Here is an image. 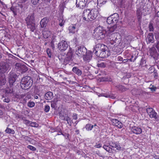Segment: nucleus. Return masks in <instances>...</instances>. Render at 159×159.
I'll return each mask as SVG.
<instances>
[{"mask_svg": "<svg viewBox=\"0 0 159 159\" xmlns=\"http://www.w3.org/2000/svg\"><path fill=\"white\" fill-rule=\"evenodd\" d=\"M111 121L112 122L113 125L118 127L119 128H121L122 127V124L118 120L113 119H111Z\"/></svg>", "mask_w": 159, "mask_h": 159, "instance_id": "obj_19", "label": "nucleus"}, {"mask_svg": "<svg viewBox=\"0 0 159 159\" xmlns=\"http://www.w3.org/2000/svg\"><path fill=\"white\" fill-rule=\"evenodd\" d=\"M49 21V19L48 17H45L43 18L40 22V25L41 28H45L47 25V24Z\"/></svg>", "mask_w": 159, "mask_h": 159, "instance_id": "obj_20", "label": "nucleus"}, {"mask_svg": "<svg viewBox=\"0 0 159 159\" xmlns=\"http://www.w3.org/2000/svg\"><path fill=\"white\" fill-rule=\"evenodd\" d=\"M30 125L33 127H37L39 126V125L37 123L35 122H31Z\"/></svg>", "mask_w": 159, "mask_h": 159, "instance_id": "obj_49", "label": "nucleus"}, {"mask_svg": "<svg viewBox=\"0 0 159 159\" xmlns=\"http://www.w3.org/2000/svg\"><path fill=\"white\" fill-rule=\"evenodd\" d=\"M33 83V80L29 76L23 77L20 81V86L22 89L27 90L32 86Z\"/></svg>", "mask_w": 159, "mask_h": 159, "instance_id": "obj_4", "label": "nucleus"}, {"mask_svg": "<svg viewBox=\"0 0 159 159\" xmlns=\"http://www.w3.org/2000/svg\"><path fill=\"white\" fill-rule=\"evenodd\" d=\"M59 132L61 134H57V135H60V134H62L63 136H65V137L66 136V135H67V138H69V134H67L66 133H65L64 134H63L62 132L61 129H60V131H59Z\"/></svg>", "mask_w": 159, "mask_h": 159, "instance_id": "obj_48", "label": "nucleus"}, {"mask_svg": "<svg viewBox=\"0 0 159 159\" xmlns=\"http://www.w3.org/2000/svg\"><path fill=\"white\" fill-rule=\"evenodd\" d=\"M27 148L33 151H34L36 150V148L31 145H29L28 146Z\"/></svg>", "mask_w": 159, "mask_h": 159, "instance_id": "obj_53", "label": "nucleus"}, {"mask_svg": "<svg viewBox=\"0 0 159 159\" xmlns=\"http://www.w3.org/2000/svg\"><path fill=\"white\" fill-rule=\"evenodd\" d=\"M149 88L151 89V91L154 92L157 89V88L153 85H152L151 87H149Z\"/></svg>", "mask_w": 159, "mask_h": 159, "instance_id": "obj_58", "label": "nucleus"}, {"mask_svg": "<svg viewBox=\"0 0 159 159\" xmlns=\"http://www.w3.org/2000/svg\"><path fill=\"white\" fill-rule=\"evenodd\" d=\"M63 15H60L59 17V21L60 23L59 24V25L61 26H63L65 23V21L63 19Z\"/></svg>", "mask_w": 159, "mask_h": 159, "instance_id": "obj_34", "label": "nucleus"}, {"mask_svg": "<svg viewBox=\"0 0 159 159\" xmlns=\"http://www.w3.org/2000/svg\"><path fill=\"white\" fill-rule=\"evenodd\" d=\"M68 48V44L67 42L62 40L59 42L58 45V48L61 52L65 51Z\"/></svg>", "mask_w": 159, "mask_h": 159, "instance_id": "obj_10", "label": "nucleus"}, {"mask_svg": "<svg viewBox=\"0 0 159 159\" xmlns=\"http://www.w3.org/2000/svg\"><path fill=\"white\" fill-rule=\"evenodd\" d=\"M57 101H53L51 102V107L52 108H56Z\"/></svg>", "mask_w": 159, "mask_h": 159, "instance_id": "obj_43", "label": "nucleus"}, {"mask_svg": "<svg viewBox=\"0 0 159 159\" xmlns=\"http://www.w3.org/2000/svg\"><path fill=\"white\" fill-rule=\"evenodd\" d=\"M157 113L154 110L149 115L150 118H154L155 119H156L157 118Z\"/></svg>", "mask_w": 159, "mask_h": 159, "instance_id": "obj_37", "label": "nucleus"}, {"mask_svg": "<svg viewBox=\"0 0 159 159\" xmlns=\"http://www.w3.org/2000/svg\"><path fill=\"white\" fill-rule=\"evenodd\" d=\"M93 52L96 56L102 58H106L110 55L108 47L102 43L95 45L93 47Z\"/></svg>", "mask_w": 159, "mask_h": 159, "instance_id": "obj_1", "label": "nucleus"}, {"mask_svg": "<svg viewBox=\"0 0 159 159\" xmlns=\"http://www.w3.org/2000/svg\"><path fill=\"white\" fill-rule=\"evenodd\" d=\"M16 66H18L19 69L21 70L22 73H25L28 70L27 67L24 65H22L19 63H16Z\"/></svg>", "mask_w": 159, "mask_h": 159, "instance_id": "obj_21", "label": "nucleus"}, {"mask_svg": "<svg viewBox=\"0 0 159 159\" xmlns=\"http://www.w3.org/2000/svg\"><path fill=\"white\" fill-rule=\"evenodd\" d=\"M142 8L141 7H139L136 10V16L138 21L139 23V24L140 25L142 20Z\"/></svg>", "mask_w": 159, "mask_h": 159, "instance_id": "obj_14", "label": "nucleus"}, {"mask_svg": "<svg viewBox=\"0 0 159 159\" xmlns=\"http://www.w3.org/2000/svg\"><path fill=\"white\" fill-rule=\"evenodd\" d=\"M146 41L147 44L154 43V35L153 33H150L148 34L146 37Z\"/></svg>", "mask_w": 159, "mask_h": 159, "instance_id": "obj_16", "label": "nucleus"}, {"mask_svg": "<svg viewBox=\"0 0 159 159\" xmlns=\"http://www.w3.org/2000/svg\"><path fill=\"white\" fill-rule=\"evenodd\" d=\"M34 11L29 15L26 18L25 21L26 23L35 22L34 17Z\"/></svg>", "mask_w": 159, "mask_h": 159, "instance_id": "obj_13", "label": "nucleus"}, {"mask_svg": "<svg viewBox=\"0 0 159 159\" xmlns=\"http://www.w3.org/2000/svg\"><path fill=\"white\" fill-rule=\"evenodd\" d=\"M109 146L111 147L112 148H116V149L118 150H123L124 148H121L120 145L118 143H115L113 142H111L109 143Z\"/></svg>", "mask_w": 159, "mask_h": 159, "instance_id": "obj_18", "label": "nucleus"}, {"mask_svg": "<svg viewBox=\"0 0 159 159\" xmlns=\"http://www.w3.org/2000/svg\"><path fill=\"white\" fill-rule=\"evenodd\" d=\"M50 45L52 48L54 49V48H55V46L53 41H52L50 43Z\"/></svg>", "mask_w": 159, "mask_h": 159, "instance_id": "obj_64", "label": "nucleus"}, {"mask_svg": "<svg viewBox=\"0 0 159 159\" xmlns=\"http://www.w3.org/2000/svg\"><path fill=\"white\" fill-rule=\"evenodd\" d=\"M94 33L98 40L102 39L108 36L107 30L103 27L99 26L96 28L94 30Z\"/></svg>", "mask_w": 159, "mask_h": 159, "instance_id": "obj_3", "label": "nucleus"}, {"mask_svg": "<svg viewBox=\"0 0 159 159\" xmlns=\"http://www.w3.org/2000/svg\"><path fill=\"white\" fill-rule=\"evenodd\" d=\"M87 49L83 46H79L76 48V53L79 56H84L87 52Z\"/></svg>", "mask_w": 159, "mask_h": 159, "instance_id": "obj_7", "label": "nucleus"}, {"mask_svg": "<svg viewBox=\"0 0 159 159\" xmlns=\"http://www.w3.org/2000/svg\"><path fill=\"white\" fill-rule=\"evenodd\" d=\"M10 66L6 62L0 63V76L4 77V73L10 69Z\"/></svg>", "mask_w": 159, "mask_h": 159, "instance_id": "obj_6", "label": "nucleus"}, {"mask_svg": "<svg viewBox=\"0 0 159 159\" xmlns=\"http://www.w3.org/2000/svg\"><path fill=\"white\" fill-rule=\"evenodd\" d=\"M44 97L46 100H51L53 98V93L51 92H48L45 93Z\"/></svg>", "mask_w": 159, "mask_h": 159, "instance_id": "obj_26", "label": "nucleus"}, {"mask_svg": "<svg viewBox=\"0 0 159 159\" xmlns=\"http://www.w3.org/2000/svg\"><path fill=\"white\" fill-rule=\"evenodd\" d=\"M31 121H30L27 120H24L23 123L27 125H30Z\"/></svg>", "mask_w": 159, "mask_h": 159, "instance_id": "obj_54", "label": "nucleus"}, {"mask_svg": "<svg viewBox=\"0 0 159 159\" xmlns=\"http://www.w3.org/2000/svg\"><path fill=\"white\" fill-rule=\"evenodd\" d=\"M28 106L30 107H33L35 105V103L34 102L32 101H30L27 104Z\"/></svg>", "mask_w": 159, "mask_h": 159, "instance_id": "obj_46", "label": "nucleus"}, {"mask_svg": "<svg viewBox=\"0 0 159 159\" xmlns=\"http://www.w3.org/2000/svg\"><path fill=\"white\" fill-rule=\"evenodd\" d=\"M121 40V39L120 38H117L116 37L114 40L113 39H112V41L110 43L112 45L114 43H115V44L114 45V46H117L120 44Z\"/></svg>", "mask_w": 159, "mask_h": 159, "instance_id": "obj_24", "label": "nucleus"}, {"mask_svg": "<svg viewBox=\"0 0 159 159\" xmlns=\"http://www.w3.org/2000/svg\"><path fill=\"white\" fill-rule=\"evenodd\" d=\"M116 25H114L108 28L107 30V33L108 34V36H109L111 33L114 32L117 28Z\"/></svg>", "mask_w": 159, "mask_h": 159, "instance_id": "obj_23", "label": "nucleus"}, {"mask_svg": "<svg viewBox=\"0 0 159 159\" xmlns=\"http://www.w3.org/2000/svg\"><path fill=\"white\" fill-rule=\"evenodd\" d=\"M13 93V91L12 90L10 85V86L8 87L5 89V94H6V95H7L9 93Z\"/></svg>", "mask_w": 159, "mask_h": 159, "instance_id": "obj_32", "label": "nucleus"}, {"mask_svg": "<svg viewBox=\"0 0 159 159\" xmlns=\"http://www.w3.org/2000/svg\"><path fill=\"white\" fill-rule=\"evenodd\" d=\"M50 110V107L48 105H46L44 107V111L46 112H48Z\"/></svg>", "mask_w": 159, "mask_h": 159, "instance_id": "obj_55", "label": "nucleus"}, {"mask_svg": "<svg viewBox=\"0 0 159 159\" xmlns=\"http://www.w3.org/2000/svg\"><path fill=\"white\" fill-rule=\"evenodd\" d=\"M17 6H12V7L10 8V10L13 13L14 16H16L17 15V11L18 10Z\"/></svg>", "mask_w": 159, "mask_h": 159, "instance_id": "obj_30", "label": "nucleus"}, {"mask_svg": "<svg viewBox=\"0 0 159 159\" xmlns=\"http://www.w3.org/2000/svg\"><path fill=\"white\" fill-rule=\"evenodd\" d=\"M150 56L155 60H157L158 59L159 54L157 51L156 49L154 47H152L149 49Z\"/></svg>", "mask_w": 159, "mask_h": 159, "instance_id": "obj_11", "label": "nucleus"}, {"mask_svg": "<svg viewBox=\"0 0 159 159\" xmlns=\"http://www.w3.org/2000/svg\"><path fill=\"white\" fill-rule=\"evenodd\" d=\"M10 99L8 98H5L3 100L4 102H6L7 103H8L10 102Z\"/></svg>", "mask_w": 159, "mask_h": 159, "instance_id": "obj_60", "label": "nucleus"}, {"mask_svg": "<svg viewBox=\"0 0 159 159\" xmlns=\"http://www.w3.org/2000/svg\"><path fill=\"white\" fill-rule=\"evenodd\" d=\"M94 147L95 148H99L102 147V144L100 143L96 144L95 145Z\"/></svg>", "mask_w": 159, "mask_h": 159, "instance_id": "obj_63", "label": "nucleus"}, {"mask_svg": "<svg viewBox=\"0 0 159 159\" xmlns=\"http://www.w3.org/2000/svg\"><path fill=\"white\" fill-rule=\"evenodd\" d=\"M146 111L147 113L148 114V115H149L154 110L151 107H149L146 109Z\"/></svg>", "mask_w": 159, "mask_h": 159, "instance_id": "obj_47", "label": "nucleus"}, {"mask_svg": "<svg viewBox=\"0 0 159 159\" xmlns=\"http://www.w3.org/2000/svg\"><path fill=\"white\" fill-rule=\"evenodd\" d=\"M132 132L136 134H141L142 132L141 128L139 126H134L131 128Z\"/></svg>", "mask_w": 159, "mask_h": 159, "instance_id": "obj_17", "label": "nucleus"}, {"mask_svg": "<svg viewBox=\"0 0 159 159\" xmlns=\"http://www.w3.org/2000/svg\"><path fill=\"white\" fill-rule=\"evenodd\" d=\"M22 137L26 141H27L29 142L31 141V139L30 137L27 136H25V135H22Z\"/></svg>", "mask_w": 159, "mask_h": 159, "instance_id": "obj_50", "label": "nucleus"}, {"mask_svg": "<svg viewBox=\"0 0 159 159\" xmlns=\"http://www.w3.org/2000/svg\"><path fill=\"white\" fill-rule=\"evenodd\" d=\"M103 148L104 149L109 153H114V151H116L114 149L112 148L109 145H104Z\"/></svg>", "mask_w": 159, "mask_h": 159, "instance_id": "obj_25", "label": "nucleus"}, {"mask_svg": "<svg viewBox=\"0 0 159 159\" xmlns=\"http://www.w3.org/2000/svg\"><path fill=\"white\" fill-rule=\"evenodd\" d=\"M31 3L33 5H35L40 3V0H30ZM22 3L25 2L27 0H20Z\"/></svg>", "mask_w": 159, "mask_h": 159, "instance_id": "obj_29", "label": "nucleus"}, {"mask_svg": "<svg viewBox=\"0 0 159 159\" xmlns=\"http://www.w3.org/2000/svg\"><path fill=\"white\" fill-rule=\"evenodd\" d=\"M27 28L30 29V31L34 32L36 29V24L35 22L27 23Z\"/></svg>", "mask_w": 159, "mask_h": 159, "instance_id": "obj_22", "label": "nucleus"}, {"mask_svg": "<svg viewBox=\"0 0 159 159\" xmlns=\"http://www.w3.org/2000/svg\"><path fill=\"white\" fill-rule=\"evenodd\" d=\"M119 20V15L117 13H115L107 18V22L108 24H113L114 25H116Z\"/></svg>", "mask_w": 159, "mask_h": 159, "instance_id": "obj_5", "label": "nucleus"}, {"mask_svg": "<svg viewBox=\"0 0 159 159\" xmlns=\"http://www.w3.org/2000/svg\"><path fill=\"white\" fill-rule=\"evenodd\" d=\"M5 75H4V77L1 76H0V81L1 82V84H2V85H3L6 83V80L5 79Z\"/></svg>", "mask_w": 159, "mask_h": 159, "instance_id": "obj_40", "label": "nucleus"}, {"mask_svg": "<svg viewBox=\"0 0 159 159\" xmlns=\"http://www.w3.org/2000/svg\"><path fill=\"white\" fill-rule=\"evenodd\" d=\"M47 52L48 54V57H50L51 58L52 57V53L51 52V50L49 48H48L47 49Z\"/></svg>", "mask_w": 159, "mask_h": 159, "instance_id": "obj_51", "label": "nucleus"}, {"mask_svg": "<svg viewBox=\"0 0 159 159\" xmlns=\"http://www.w3.org/2000/svg\"><path fill=\"white\" fill-rule=\"evenodd\" d=\"M102 96L105 97L106 98H110L113 99L115 98L114 96H113V95H109L107 93H103L102 94Z\"/></svg>", "mask_w": 159, "mask_h": 159, "instance_id": "obj_42", "label": "nucleus"}, {"mask_svg": "<svg viewBox=\"0 0 159 159\" xmlns=\"http://www.w3.org/2000/svg\"><path fill=\"white\" fill-rule=\"evenodd\" d=\"M18 76L16 73L11 71L8 75V79L9 84L15 83Z\"/></svg>", "mask_w": 159, "mask_h": 159, "instance_id": "obj_8", "label": "nucleus"}, {"mask_svg": "<svg viewBox=\"0 0 159 159\" xmlns=\"http://www.w3.org/2000/svg\"><path fill=\"white\" fill-rule=\"evenodd\" d=\"M60 11L59 12V16L60 15H63V13L64 11V8L63 7H61L60 8Z\"/></svg>", "mask_w": 159, "mask_h": 159, "instance_id": "obj_59", "label": "nucleus"}, {"mask_svg": "<svg viewBox=\"0 0 159 159\" xmlns=\"http://www.w3.org/2000/svg\"><path fill=\"white\" fill-rule=\"evenodd\" d=\"M98 11L95 8L84 10L83 13V19L87 21H92L98 16Z\"/></svg>", "mask_w": 159, "mask_h": 159, "instance_id": "obj_2", "label": "nucleus"}, {"mask_svg": "<svg viewBox=\"0 0 159 159\" xmlns=\"http://www.w3.org/2000/svg\"><path fill=\"white\" fill-rule=\"evenodd\" d=\"M92 52L90 51H87L85 54L83 56L84 60L87 62H89L92 57Z\"/></svg>", "mask_w": 159, "mask_h": 159, "instance_id": "obj_15", "label": "nucleus"}, {"mask_svg": "<svg viewBox=\"0 0 159 159\" xmlns=\"http://www.w3.org/2000/svg\"><path fill=\"white\" fill-rule=\"evenodd\" d=\"M107 1V0H98L97 1L98 3H99L100 4H104Z\"/></svg>", "mask_w": 159, "mask_h": 159, "instance_id": "obj_57", "label": "nucleus"}, {"mask_svg": "<svg viewBox=\"0 0 159 159\" xmlns=\"http://www.w3.org/2000/svg\"><path fill=\"white\" fill-rule=\"evenodd\" d=\"M88 35V34L86 32H84L82 34L83 37L85 38H87Z\"/></svg>", "mask_w": 159, "mask_h": 159, "instance_id": "obj_61", "label": "nucleus"}, {"mask_svg": "<svg viewBox=\"0 0 159 159\" xmlns=\"http://www.w3.org/2000/svg\"><path fill=\"white\" fill-rule=\"evenodd\" d=\"M97 126L96 125H93L91 124H87L86 125L85 128L86 129L88 130H91L93 127Z\"/></svg>", "mask_w": 159, "mask_h": 159, "instance_id": "obj_36", "label": "nucleus"}, {"mask_svg": "<svg viewBox=\"0 0 159 159\" xmlns=\"http://www.w3.org/2000/svg\"><path fill=\"white\" fill-rule=\"evenodd\" d=\"M9 85L11 88L12 91H13L14 93L17 92V89L19 87L17 84L15 83L12 84H9Z\"/></svg>", "mask_w": 159, "mask_h": 159, "instance_id": "obj_28", "label": "nucleus"}, {"mask_svg": "<svg viewBox=\"0 0 159 159\" xmlns=\"http://www.w3.org/2000/svg\"><path fill=\"white\" fill-rule=\"evenodd\" d=\"M136 56L134 57L133 55L131 56V58L130 59H128L130 61H134L136 59Z\"/></svg>", "mask_w": 159, "mask_h": 159, "instance_id": "obj_56", "label": "nucleus"}, {"mask_svg": "<svg viewBox=\"0 0 159 159\" xmlns=\"http://www.w3.org/2000/svg\"><path fill=\"white\" fill-rule=\"evenodd\" d=\"M157 70L153 66L151 67L148 70V72L149 74H152L153 72H154V71L156 70Z\"/></svg>", "mask_w": 159, "mask_h": 159, "instance_id": "obj_41", "label": "nucleus"}, {"mask_svg": "<svg viewBox=\"0 0 159 159\" xmlns=\"http://www.w3.org/2000/svg\"><path fill=\"white\" fill-rule=\"evenodd\" d=\"M97 66L98 67H104L106 66L105 64L103 62L98 63L97 64Z\"/></svg>", "mask_w": 159, "mask_h": 159, "instance_id": "obj_52", "label": "nucleus"}, {"mask_svg": "<svg viewBox=\"0 0 159 159\" xmlns=\"http://www.w3.org/2000/svg\"><path fill=\"white\" fill-rule=\"evenodd\" d=\"M154 21L153 20H151L148 25L149 30L150 32H153L154 30L153 27Z\"/></svg>", "mask_w": 159, "mask_h": 159, "instance_id": "obj_31", "label": "nucleus"}, {"mask_svg": "<svg viewBox=\"0 0 159 159\" xmlns=\"http://www.w3.org/2000/svg\"><path fill=\"white\" fill-rule=\"evenodd\" d=\"M72 70L78 76H80L82 75V71L78 67H73Z\"/></svg>", "mask_w": 159, "mask_h": 159, "instance_id": "obj_27", "label": "nucleus"}, {"mask_svg": "<svg viewBox=\"0 0 159 159\" xmlns=\"http://www.w3.org/2000/svg\"><path fill=\"white\" fill-rule=\"evenodd\" d=\"M152 75L155 79H157L158 78V76L157 73V70L154 71V72L152 73Z\"/></svg>", "mask_w": 159, "mask_h": 159, "instance_id": "obj_44", "label": "nucleus"}, {"mask_svg": "<svg viewBox=\"0 0 159 159\" xmlns=\"http://www.w3.org/2000/svg\"><path fill=\"white\" fill-rule=\"evenodd\" d=\"M66 121H67V123L69 125L71 126L72 120H71V118L69 116H67Z\"/></svg>", "mask_w": 159, "mask_h": 159, "instance_id": "obj_45", "label": "nucleus"}, {"mask_svg": "<svg viewBox=\"0 0 159 159\" xmlns=\"http://www.w3.org/2000/svg\"><path fill=\"white\" fill-rule=\"evenodd\" d=\"M77 115L76 113L73 114V115L72 116L73 119L75 120H77L78 118Z\"/></svg>", "mask_w": 159, "mask_h": 159, "instance_id": "obj_62", "label": "nucleus"}, {"mask_svg": "<svg viewBox=\"0 0 159 159\" xmlns=\"http://www.w3.org/2000/svg\"><path fill=\"white\" fill-rule=\"evenodd\" d=\"M76 29V25H73L69 27V30L70 33H74Z\"/></svg>", "mask_w": 159, "mask_h": 159, "instance_id": "obj_33", "label": "nucleus"}, {"mask_svg": "<svg viewBox=\"0 0 159 159\" xmlns=\"http://www.w3.org/2000/svg\"><path fill=\"white\" fill-rule=\"evenodd\" d=\"M73 54L71 49L69 50L65 58L64 59L63 64L65 65L69 63V62L73 60Z\"/></svg>", "mask_w": 159, "mask_h": 159, "instance_id": "obj_9", "label": "nucleus"}, {"mask_svg": "<svg viewBox=\"0 0 159 159\" xmlns=\"http://www.w3.org/2000/svg\"><path fill=\"white\" fill-rule=\"evenodd\" d=\"M43 34L44 39H47L50 36V33L49 31H44L43 32Z\"/></svg>", "mask_w": 159, "mask_h": 159, "instance_id": "obj_35", "label": "nucleus"}, {"mask_svg": "<svg viewBox=\"0 0 159 159\" xmlns=\"http://www.w3.org/2000/svg\"><path fill=\"white\" fill-rule=\"evenodd\" d=\"M6 133L9 134H15V131L14 130L11 129L10 128H7L5 130Z\"/></svg>", "mask_w": 159, "mask_h": 159, "instance_id": "obj_38", "label": "nucleus"}, {"mask_svg": "<svg viewBox=\"0 0 159 159\" xmlns=\"http://www.w3.org/2000/svg\"><path fill=\"white\" fill-rule=\"evenodd\" d=\"M101 80L102 81H108L111 82L112 81V79L108 77H102L101 79Z\"/></svg>", "mask_w": 159, "mask_h": 159, "instance_id": "obj_39", "label": "nucleus"}, {"mask_svg": "<svg viewBox=\"0 0 159 159\" xmlns=\"http://www.w3.org/2000/svg\"><path fill=\"white\" fill-rule=\"evenodd\" d=\"M87 0H76V7L83 9L85 7L87 2Z\"/></svg>", "mask_w": 159, "mask_h": 159, "instance_id": "obj_12", "label": "nucleus"}]
</instances>
